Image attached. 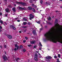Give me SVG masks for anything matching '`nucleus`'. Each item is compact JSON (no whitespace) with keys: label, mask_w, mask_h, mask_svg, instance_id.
I'll use <instances>...</instances> for the list:
<instances>
[{"label":"nucleus","mask_w":62,"mask_h":62,"mask_svg":"<svg viewBox=\"0 0 62 62\" xmlns=\"http://www.w3.org/2000/svg\"><path fill=\"white\" fill-rule=\"evenodd\" d=\"M10 28H11L12 29H13L14 30H15L16 29V27H14V26L13 25H11L10 26Z\"/></svg>","instance_id":"obj_4"},{"label":"nucleus","mask_w":62,"mask_h":62,"mask_svg":"<svg viewBox=\"0 0 62 62\" xmlns=\"http://www.w3.org/2000/svg\"><path fill=\"white\" fill-rule=\"evenodd\" d=\"M31 10H33V11H34V12H35V9L34 8H31Z\"/></svg>","instance_id":"obj_12"},{"label":"nucleus","mask_w":62,"mask_h":62,"mask_svg":"<svg viewBox=\"0 0 62 62\" xmlns=\"http://www.w3.org/2000/svg\"><path fill=\"white\" fill-rule=\"evenodd\" d=\"M19 8L20 9H25L26 8H22L21 7H19Z\"/></svg>","instance_id":"obj_9"},{"label":"nucleus","mask_w":62,"mask_h":62,"mask_svg":"<svg viewBox=\"0 0 62 62\" xmlns=\"http://www.w3.org/2000/svg\"><path fill=\"white\" fill-rule=\"evenodd\" d=\"M0 47L1 48H2V46H0Z\"/></svg>","instance_id":"obj_52"},{"label":"nucleus","mask_w":62,"mask_h":62,"mask_svg":"<svg viewBox=\"0 0 62 62\" xmlns=\"http://www.w3.org/2000/svg\"><path fill=\"white\" fill-rule=\"evenodd\" d=\"M8 7H9V8H12V6L11 5H9V6H8Z\"/></svg>","instance_id":"obj_28"},{"label":"nucleus","mask_w":62,"mask_h":62,"mask_svg":"<svg viewBox=\"0 0 62 62\" xmlns=\"http://www.w3.org/2000/svg\"><path fill=\"white\" fill-rule=\"evenodd\" d=\"M14 5L15 7H16V4H14Z\"/></svg>","instance_id":"obj_54"},{"label":"nucleus","mask_w":62,"mask_h":62,"mask_svg":"<svg viewBox=\"0 0 62 62\" xmlns=\"http://www.w3.org/2000/svg\"><path fill=\"white\" fill-rule=\"evenodd\" d=\"M27 24V23L25 22H23V24L24 25H25V24Z\"/></svg>","instance_id":"obj_17"},{"label":"nucleus","mask_w":62,"mask_h":62,"mask_svg":"<svg viewBox=\"0 0 62 62\" xmlns=\"http://www.w3.org/2000/svg\"><path fill=\"white\" fill-rule=\"evenodd\" d=\"M39 50H41V48H39Z\"/></svg>","instance_id":"obj_60"},{"label":"nucleus","mask_w":62,"mask_h":62,"mask_svg":"<svg viewBox=\"0 0 62 62\" xmlns=\"http://www.w3.org/2000/svg\"><path fill=\"white\" fill-rule=\"evenodd\" d=\"M40 32L41 31H42V28H41L40 29Z\"/></svg>","instance_id":"obj_35"},{"label":"nucleus","mask_w":62,"mask_h":62,"mask_svg":"<svg viewBox=\"0 0 62 62\" xmlns=\"http://www.w3.org/2000/svg\"><path fill=\"white\" fill-rule=\"evenodd\" d=\"M32 5L33 7L34 6H35L34 5V4H32Z\"/></svg>","instance_id":"obj_53"},{"label":"nucleus","mask_w":62,"mask_h":62,"mask_svg":"<svg viewBox=\"0 0 62 62\" xmlns=\"http://www.w3.org/2000/svg\"><path fill=\"white\" fill-rule=\"evenodd\" d=\"M6 47H7V45H5V46H4V48H6Z\"/></svg>","instance_id":"obj_44"},{"label":"nucleus","mask_w":62,"mask_h":62,"mask_svg":"<svg viewBox=\"0 0 62 62\" xmlns=\"http://www.w3.org/2000/svg\"><path fill=\"white\" fill-rule=\"evenodd\" d=\"M32 32L34 35H35L36 34V30H34Z\"/></svg>","instance_id":"obj_11"},{"label":"nucleus","mask_w":62,"mask_h":62,"mask_svg":"<svg viewBox=\"0 0 62 62\" xmlns=\"http://www.w3.org/2000/svg\"><path fill=\"white\" fill-rule=\"evenodd\" d=\"M37 23H39V24H40V21H37Z\"/></svg>","instance_id":"obj_19"},{"label":"nucleus","mask_w":62,"mask_h":62,"mask_svg":"<svg viewBox=\"0 0 62 62\" xmlns=\"http://www.w3.org/2000/svg\"><path fill=\"white\" fill-rule=\"evenodd\" d=\"M23 20H24V21H27V19H26L25 18H24L23 19Z\"/></svg>","instance_id":"obj_23"},{"label":"nucleus","mask_w":62,"mask_h":62,"mask_svg":"<svg viewBox=\"0 0 62 62\" xmlns=\"http://www.w3.org/2000/svg\"><path fill=\"white\" fill-rule=\"evenodd\" d=\"M2 15V13H0V15Z\"/></svg>","instance_id":"obj_48"},{"label":"nucleus","mask_w":62,"mask_h":62,"mask_svg":"<svg viewBox=\"0 0 62 62\" xmlns=\"http://www.w3.org/2000/svg\"><path fill=\"white\" fill-rule=\"evenodd\" d=\"M46 5H50V3H48V2H46Z\"/></svg>","instance_id":"obj_21"},{"label":"nucleus","mask_w":62,"mask_h":62,"mask_svg":"<svg viewBox=\"0 0 62 62\" xmlns=\"http://www.w3.org/2000/svg\"><path fill=\"white\" fill-rule=\"evenodd\" d=\"M2 28L1 26H0V29H2Z\"/></svg>","instance_id":"obj_50"},{"label":"nucleus","mask_w":62,"mask_h":62,"mask_svg":"<svg viewBox=\"0 0 62 62\" xmlns=\"http://www.w3.org/2000/svg\"><path fill=\"white\" fill-rule=\"evenodd\" d=\"M16 3H17V4H21V5H22L23 6H26V5L25 3H23L21 2H16Z\"/></svg>","instance_id":"obj_2"},{"label":"nucleus","mask_w":62,"mask_h":62,"mask_svg":"<svg viewBox=\"0 0 62 62\" xmlns=\"http://www.w3.org/2000/svg\"><path fill=\"white\" fill-rule=\"evenodd\" d=\"M19 33H22V31H19Z\"/></svg>","instance_id":"obj_47"},{"label":"nucleus","mask_w":62,"mask_h":62,"mask_svg":"<svg viewBox=\"0 0 62 62\" xmlns=\"http://www.w3.org/2000/svg\"><path fill=\"white\" fill-rule=\"evenodd\" d=\"M46 22L47 23V21H46Z\"/></svg>","instance_id":"obj_63"},{"label":"nucleus","mask_w":62,"mask_h":62,"mask_svg":"<svg viewBox=\"0 0 62 62\" xmlns=\"http://www.w3.org/2000/svg\"><path fill=\"white\" fill-rule=\"evenodd\" d=\"M19 59H20V58H17V59H16V61H17L18 60H19Z\"/></svg>","instance_id":"obj_25"},{"label":"nucleus","mask_w":62,"mask_h":62,"mask_svg":"<svg viewBox=\"0 0 62 62\" xmlns=\"http://www.w3.org/2000/svg\"><path fill=\"white\" fill-rule=\"evenodd\" d=\"M58 57H59V58H60V54H58Z\"/></svg>","instance_id":"obj_27"},{"label":"nucleus","mask_w":62,"mask_h":62,"mask_svg":"<svg viewBox=\"0 0 62 62\" xmlns=\"http://www.w3.org/2000/svg\"><path fill=\"white\" fill-rule=\"evenodd\" d=\"M46 60L48 59H51V58H52V57L50 56L46 57Z\"/></svg>","instance_id":"obj_8"},{"label":"nucleus","mask_w":62,"mask_h":62,"mask_svg":"<svg viewBox=\"0 0 62 62\" xmlns=\"http://www.w3.org/2000/svg\"><path fill=\"white\" fill-rule=\"evenodd\" d=\"M23 51V52H25V51H26V50L25 49H24Z\"/></svg>","instance_id":"obj_46"},{"label":"nucleus","mask_w":62,"mask_h":62,"mask_svg":"<svg viewBox=\"0 0 62 62\" xmlns=\"http://www.w3.org/2000/svg\"><path fill=\"white\" fill-rule=\"evenodd\" d=\"M30 17L29 18L30 20H31L32 19L34 18V16L32 14L30 15Z\"/></svg>","instance_id":"obj_3"},{"label":"nucleus","mask_w":62,"mask_h":62,"mask_svg":"<svg viewBox=\"0 0 62 62\" xmlns=\"http://www.w3.org/2000/svg\"><path fill=\"white\" fill-rule=\"evenodd\" d=\"M23 42H24V43H25V42H26V40H23Z\"/></svg>","instance_id":"obj_34"},{"label":"nucleus","mask_w":62,"mask_h":62,"mask_svg":"<svg viewBox=\"0 0 62 62\" xmlns=\"http://www.w3.org/2000/svg\"><path fill=\"white\" fill-rule=\"evenodd\" d=\"M23 46H20V47H19V48L20 49H21V48H23Z\"/></svg>","instance_id":"obj_22"},{"label":"nucleus","mask_w":62,"mask_h":62,"mask_svg":"<svg viewBox=\"0 0 62 62\" xmlns=\"http://www.w3.org/2000/svg\"><path fill=\"white\" fill-rule=\"evenodd\" d=\"M48 23L49 24V25H52V23L50 22H48Z\"/></svg>","instance_id":"obj_15"},{"label":"nucleus","mask_w":62,"mask_h":62,"mask_svg":"<svg viewBox=\"0 0 62 62\" xmlns=\"http://www.w3.org/2000/svg\"><path fill=\"white\" fill-rule=\"evenodd\" d=\"M58 11H56V12H57Z\"/></svg>","instance_id":"obj_59"},{"label":"nucleus","mask_w":62,"mask_h":62,"mask_svg":"<svg viewBox=\"0 0 62 62\" xmlns=\"http://www.w3.org/2000/svg\"><path fill=\"white\" fill-rule=\"evenodd\" d=\"M28 47H30V46H31V45H28Z\"/></svg>","instance_id":"obj_40"},{"label":"nucleus","mask_w":62,"mask_h":62,"mask_svg":"<svg viewBox=\"0 0 62 62\" xmlns=\"http://www.w3.org/2000/svg\"><path fill=\"white\" fill-rule=\"evenodd\" d=\"M22 28H26V27L24 26V27H22Z\"/></svg>","instance_id":"obj_41"},{"label":"nucleus","mask_w":62,"mask_h":62,"mask_svg":"<svg viewBox=\"0 0 62 62\" xmlns=\"http://www.w3.org/2000/svg\"><path fill=\"white\" fill-rule=\"evenodd\" d=\"M19 46H18L17 47V50H18V49H19Z\"/></svg>","instance_id":"obj_42"},{"label":"nucleus","mask_w":62,"mask_h":62,"mask_svg":"<svg viewBox=\"0 0 62 62\" xmlns=\"http://www.w3.org/2000/svg\"><path fill=\"white\" fill-rule=\"evenodd\" d=\"M28 25H30L31 24V23L30 22H28Z\"/></svg>","instance_id":"obj_26"},{"label":"nucleus","mask_w":62,"mask_h":62,"mask_svg":"<svg viewBox=\"0 0 62 62\" xmlns=\"http://www.w3.org/2000/svg\"><path fill=\"white\" fill-rule=\"evenodd\" d=\"M59 59H57V61H59Z\"/></svg>","instance_id":"obj_55"},{"label":"nucleus","mask_w":62,"mask_h":62,"mask_svg":"<svg viewBox=\"0 0 62 62\" xmlns=\"http://www.w3.org/2000/svg\"><path fill=\"white\" fill-rule=\"evenodd\" d=\"M32 8L31 7H28V9L30 10V9H31Z\"/></svg>","instance_id":"obj_13"},{"label":"nucleus","mask_w":62,"mask_h":62,"mask_svg":"<svg viewBox=\"0 0 62 62\" xmlns=\"http://www.w3.org/2000/svg\"><path fill=\"white\" fill-rule=\"evenodd\" d=\"M7 16H8V15L6 14L5 15V17H7Z\"/></svg>","instance_id":"obj_49"},{"label":"nucleus","mask_w":62,"mask_h":62,"mask_svg":"<svg viewBox=\"0 0 62 62\" xmlns=\"http://www.w3.org/2000/svg\"><path fill=\"white\" fill-rule=\"evenodd\" d=\"M39 45L40 47H42V46L41 44V42H39Z\"/></svg>","instance_id":"obj_16"},{"label":"nucleus","mask_w":62,"mask_h":62,"mask_svg":"<svg viewBox=\"0 0 62 62\" xmlns=\"http://www.w3.org/2000/svg\"><path fill=\"white\" fill-rule=\"evenodd\" d=\"M39 57L40 58H41V56H40V57L39 56Z\"/></svg>","instance_id":"obj_61"},{"label":"nucleus","mask_w":62,"mask_h":62,"mask_svg":"<svg viewBox=\"0 0 62 62\" xmlns=\"http://www.w3.org/2000/svg\"><path fill=\"white\" fill-rule=\"evenodd\" d=\"M7 36L10 39H12V36L11 35H7Z\"/></svg>","instance_id":"obj_6"},{"label":"nucleus","mask_w":62,"mask_h":62,"mask_svg":"<svg viewBox=\"0 0 62 62\" xmlns=\"http://www.w3.org/2000/svg\"><path fill=\"white\" fill-rule=\"evenodd\" d=\"M37 9V10H38V8H37V9Z\"/></svg>","instance_id":"obj_64"},{"label":"nucleus","mask_w":62,"mask_h":62,"mask_svg":"<svg viewBox=\"0 0 62 62\" xmlns=\"http://www.w3.org/2000/svg\"><path fill=\"white\" fill-rule=\"evenodd\" d=\"M17 21L18 22H20V20H17Z\"/></svg>","instance_id":"obj_45"},{"label":"nucleus","mask_w":62,"mask_h":62,"mask_svg":"<svg viewBox=\"0 0 62 62\" xmlns=\"http://www.w3.org/2000/svg\"><path fill=\"white\" fill-rule=\"evenodd\" d=\"M5 24H6V25H7V23H5Z\"/></svg>","instance_id":"obj_57"},{"label":"nucleus","mask_w":62,"mask_h":62,"mask_svg":"<svg viewBox=\"0 0 62 62\" xmlns=\"http://www.w3.org/2000/svg\"><path fill=\"white\" fill-rule=\"evenodd\" d=\"M25 39H26V40H27V39H28V38L25 37Z\"/></svg>","instance_id":"obj_36"},{"label":"nucleus","mask_w":62,"mask_h":62,"mask_svg":"<svg viewBox=\"0 0 62 62\" xmlns=\"http://www.w3.org/2000/svg\"><path fill=\"white\" fill-rule=\"evenodd\" d=\"M15 45L16 48H17V44H15Z\"/></svg>","instance_id":"obj_31"},{"label":"nucleus","mask_w":62,"mask_h":62,"mask_svg":"<svg viewBox=\"0 0 62 62\" xmlns=\"http://www.w3.org/2000/svg\"><path fill=\"white\" fill-rule=\"evenodd\" d=\"M60 1H62V0H60Z\"/></svg>","instance_id":"obj_62"},{"label":"nucleus","mask_w":62,"mask_h":62,"mask_svg":"<svg viewBox=\"0 0 62 62\" xmlns=\"http://www.w3.org/2000/svg\"><path fill=\"white\" fill-rule=\"evenodd\" d=\"M2 30L1 29L0 30V32H1Z\"/></svg>","instance_id":"obj_56"},{"label":"nucleus","mask_w":62,"mask_h":62,"mask_svg":"<svg viewBox=\"0 0 62 62\" xmlns=\"http://www.w3.org/2000/svg\"><path fill=\"white\" fill-rule=\"evenodd\" d=\"M36 47H37V46H36V45L34 46L33 47V48L35 49V48H36Z\"/></svg>","instance_id":"obj_32"},{"label":"nucleus","mask_w":62,"mask_h":62,"mask_svg":"<svg viewBox=\"0 0 62 62\" xmlns=\"http://www.w3.org/2000/svg\"><path fill=\"white\" fill-rule=\"evenodd\" d=\"M40 2L41 4H42V0H41L40 1Z\"/></svg>","instance_id":"obj_33"},{"label":"nucleus","mask_w":62,"mask_h":62,"mask_svg":"<svg viewBox=\"0 0 62 62\" xmlns=\"http://www.w3.org/2000/svg\"><path fill=\"white\" fill-rule=\"evenodd\" d=\"M54 57L55 58H57V56H54Z\"/></svg>","instance_id":"obj_37"},{"label":"nucleus","mask_w":62,"mask_h":62,"mask_svg":"<svg viewBox=\"0 0 62 62\" xmlns=\"http://www.w3.org/2000/svg\"><path fill=\"white\" fill-rule=\"evenodd\" d=\"M2 57H3L4 60H5V61H6V60H8V58H7V57L5 55L3 56H2Z\"/></svg>","instance_id":"obj_5"},{"label":"nucleus","mask_w":62,"mask_h":62,"mask_svg":"<svg viewBox=\"0 0 62 62\" xmlns=\"http://www.w3.org/2000/svg\"><path fill=\"white\" fill-rule=\"evenodd\" d=\"M30 3H32V0H31L30 1Z\"/></svg>","instance_id":"obj_43"},{"label":"nucleus","mask_w":62,"mask_h":62,"mask_svg":"<svg viewBox=\"0 0 62 62\" xmlns=\"http://www.w3.org/2000/svg\"><path fill=\"white\" fill-rule=\"evenodd\" d=\"M13 10L14 11V12H15L16 10H15V8L14 7L13 8Z\"/></svg>","instance_id":"obj_14"},{"label":"nucleus","mask_w":62,"mask_h":62,"mask_svg":"<svg viewBox=\"0 0 62 62\" xmlns=\"http://www.w3.org/2000/svg\"><path fill=\"white\" fill-rule=\"evenodd\" d=\"M57 19H56L55 20V23H57Z\"/></svg>","instance_id":"obj_29"},{"label":"nucleus","mask_w":62,"mask_h":62,"mask_svg":"<svg viewBox=\"0 0 62 62\" xmlns=\"http://www.w3.org/2000/svg\"><path fill=\"white\" fill-rule=\"evenodd\" d=\"M34 60L35 61H38V54H36L34 56Z\"/></svg>","instance_id":"obj_1"},{"label":"nucleus","mask_w":62,"mask_h":62,"mask_svg":"<svg viewBox=\"0 0 62 62\" xmlns=\"http://www.w3.org/2000/svg\"><path fill=\"white\" fill-rule=\"evenodd\" d=\"M18 19V17L16 18H15L14 20H17V19Z\"/></svg>","instance_id":"obj_30"},{"label":"nucleus","mask_w":62,"mask_h":62,"mask_svg":"<svg viewBox=\"0 0 62 62\" xmlns=\"http://www.w3.org/2000/svg\"><path fill=\"white\" fill-rule=\"evenodd\" d=\"M45 28H47V26H45Z\"/></svg>","instance_id":"obj_51"},{"label":"nucleus","mask_w":62,"mask_h":62,"mask_svg":"<svg viewBox=\"0 0 62 62\" xmlns=\"http://www.w3.org/2000/svg\"><path fill=\"white\" fill-rule=\"evenodd\" d=\"M46 61H47V62H50V60L49 59L46 60Z\"/></svg>","instance_id":"obj_20"},{"label":"nucleus","mask_w":62,"mask_h":62,"mask_svg":"<svg viewBox=\"0 0 62 62\" xmlns=\"http://www.w3.org/2000/svg\"><path fill=\"white\" fill-rule=\"evenodd\" d=\"M5 11L7 12H9V10L8 8H6L5 9Z\"/></svg>","instance_id":"obj_10"},{"label":"nucleus","mask_w":62,"mask_h":62,"mask_svg":"<svg viewBox=\"0 0 62 62\" xmlns=\"http://www.w3.org/2000/svg\"><path fill=\"white\" fill-rule=\"evenodd\" d=\"M0 22L1 23H2V24L3 23V21L0 20Z\"/></svg>","instance_id":"obj_24"},{"label":"nucleus","mask_w":62,"mask_h":62,"mask_svg":"<svg viewBox=\"0 0 62 62\" xmlns=\"http://www.w3.org/2000/svg\"><path fill=\"white\" fill-rule=\"evenodd\" d=\"M24 32H26V30H24Z\"/></svg>","instance_id":"obj_58"},{"label":"nucleus","mask_w":62,"mask_h":62,"mask_svg":"<svg viewBox=\"0 0 62 62\" xmlns=\"http://www.w3.org/2000/svg\"><path fill=\"white\" fill-rule=\"evenodd\" d=\"M48 20L49 21H50V20H51V17H50V16H49V18H48Z\"/></svg>","instance_id":"obj_18"},{"label":"nucleus","mask_w":62,"mask_h":62,"mask_svg":"<svg viewBox=\"0 0 62 62\" xmlns=\"http://www.w3.org/2000/svg\"><path fill=\"white\" fill-rule=\"evenodd\" d=\"M14 50L15 51H17V48H15L14 49Z\"/></svg>","instance_id":"obj_38"},{"label":"nucleus","mask_w":62,"mask_h":62,"mask_svg":"<svg viewBox=\"0 0 62 62\" xmlns=\"http://www.w3.org/2000/svg\"><path fill=\"white\" fill-rule=\"evenodd\" d=\"M31 44H35L36 43V41L34 40L30 42Z\"/></svg>","instance_id":"obj_7"},{"label":"nucleus","mask_w":62,"mask_h":62,"mask_svg":"<svg viewBox=\"0 0 62 62\" xmlns=\"http://www.w3.org/2000/svg\"><path fill=\"white\" fill-rule=\"evenodd\" d=\"M33 7L35 8H36L37 7V6L36 5H34V6H33Z\"/></svg>","instance_id":"obj_39"}]
</instances>
